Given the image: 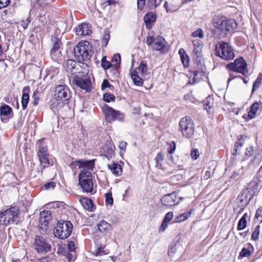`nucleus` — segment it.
Returning a JSON list of instances; mask_svg holds the SVG:
<instances>
[{"label":"nucleus","instance_id":"nucleus-1","mask_svg":"<svg viewBox=\"0 0 262 262\" xmlns=\"http://www.w3.org/2000/svg\"><path fill=\"white\" fill-rule=\"evenodd\" d=\"M92 47L88 41L80 42L74 48V55L79 62L89 60L93 55Z\"/></svg>","mask_w":262,"mask_h":262},{"label":"nucleus","instance_id":"nucleus-2","mask_svg":"<svg viewBox=\"0 0 262 262\" xmlns=\"http://www.w3.org/2000/svg\"><path fill=\"white\" fill-rule=\"evenodd\" d=\"M215 55L226 60H232L235 57V53L229 43L223 41L219 42L215 46Z\"/></svg>","mask_w":262,"mask_h":262},{"label":"nucleus","instance_id":"nucleus-3","mask_svg":"<svg viewBox=\"0 0 262 262\" xmlns=\"http://www.w3.org/2000/svg\"><path fill=\"white\" fill-rule=\"evenodd\" d=\"M64 69L72 74L78 73L79 76H85L88 72V66L84 63H77L75 60L68 59L63 64Z\"/></svg>","mask_w":262,"mask_h":262},{"label":"nucleus","instance_id":"nucleus-4","mask_svg":"<svg viewBox=\"0 0 262 262\" xmlns=\"http://www.w3.org/2000/svg\"><path fill=\"white\" fill-rule=\"evenodd\" d=\"M146 43L148 46L152 45L154 50L159 51L162 54L167 53L169 50V47L165 39L161 36L156 37L148 36Z\"/></svg>","mask_w":262,"mask_h":262},{"label":"nucleus","instance_id":"nucleus-5","mask_svg":"<svg viewBox=\"0 0 262 262\" xmlns=\"http://www.w3.org/2000/svg\"><path fill=\"white\" fill-rule=\"evenodd\" d=\"M73 225L70 221L59 222L53 230L56 237L59 239H66L71 234Z\"/></svg>","mask_w":262,"mask_h":262},{"label":"nucleus","instance_id":"nucleus-6","mask_svg":"<svg viewBox=\"0 0 262 262\" xmlns=\"http://www.w3.org/2000/svg\"><path fill=\"white\" fill-rule=\"evenodd\" d=\"M79 184L84 192L92 193L93 191V182L91 172L83 169L79 175Z\"/></svg>","mask_w":262,"mask_h":262},{"label":"nucleus","instance_id":"nucleus-7","mask_svg":"<svg viewBox=\"0 0 262 262\" xmlns=\"http://www.w3.org/2000/svg\"><path fill=\"white\" fill-rule=\"evenodd\" d=\"M54 96L57 103L62 105L70 99L71 91L67 85H58L55 89Z\"/></svg>","mask_w":262,"mask_h":262},{"label":"nucleus","instance_id":"nucleus-8","mask_svg":"<svg viewBox=\"0 0 262 262\" xmlns=\"http://www.w3.org/2000/svg\"><path fill=\"white\" fill-rule=\"evenodd\" d=\"M226 68L230 72L240 73L244 76H248L249 74L247 63L242 57L235 59L234 62L228 63Z\"/></svg>","mask_w":262,"mask_h":262},{"label":"nucleus","instance_id":"nucleus-9","mask_svg":"<svg viewBox=\"0 0 262 262\" xmlns=\"http://www.w3.org/2000/svg\"><path fill=\"white\" fill-rule=\"evenodd\" d=\"M179 125L183 136L190 138L194 134V128L192 120L189 117H185L180 120Z\"/></svg>","mask_w":262,"mask_h":262},{"label":"nucleus","instance_id":"nucleus-10","mask_svg":"<svg viewBox=\"0 0 262 262\" xmlns=\"http://www.w3.org/2000/svg\"><path fill=\"white\" fill-rule=\"evenodd\" d=\"M19 212L18 208L11 207L1 213L0 224L7 225L13 223L14 220L17 218Z\"/></svg>","mask_w":262,"mask_h":262},{"label":"nucleus","instance_id":"nucleus-11","mask_svg":"<svg viewBox=\"0 0 262 262\" xmlns=\"http://www.w3.org/2000/svg\"><path fill=\"white\" fill-rule=\"evenodd\" d=\"M104 114L105 119L108 122H111L118 120L122 121L124 118V115L119 111L115 110L107 105H105L103 107Z\"/></svg>","mask_w":262,"mask_h":262},{"label":"nucleus","instance_id":"nucleus-12","mask_svg":"<svg viewBox=\"0 0 262 262\" xmlns=\"http://www.w3.org/2000/svg\"><path fill=\"white\" fill-rule=\"evenodd\" d=\"M37 156L39 158L40 165L43 168H45L50 165H53V163L49 159L50 155L48 152V148L46 145L39 147L37 151Z\"/></svg>","mask_w":262,"mask_h":262},{"label":"nucleus","instance_id":"nucleus-13","mask_svg":"<svg viewBox=\"0 0 262 262\" xmlns=\"http://www.w3.org/2000/svg\"><path fill=\"white\" fill-rule=\"evenodd\" d=\"M34 249L38 253H47L51 249V246L45 238L40 236H36L34 242Z\"/></svg>","mask_w":262,"mask_h":262},{"label":"nucleus","instance_id":"nucleus-14","mask_svg":"<svg viewBox=\"0 0 262 262\" xmlns=\"http://www.w3.org/2000/svg\"><path fill=\"white\" fill-rule=\"evenodd\" d=\"M214 26L222 31H231L236 28V23L234 20L221 18L214 22Z\"/></svg>","mask_w":262,"mask_h":262},{"label":"nucleus","instance_id":"nucleus-15","mask_svg":"<svg viewBox=\"0 0 262 262\" xmlns=\"http://www.w3.org/2000/svg\"><path fill=\"white\" fill-rule=\"evenodd\" d=\"M183 199V198H180L178 199L176 194L174 192H172L164 195L162 198L161 202L164 206L170 207L178 205L180 201Z\"/></svg>","mask_w":262,"mask_h":262},{"label":"nucleus","instance_id":"nucleus-16","mask_svg":"<svg viewBox=\"0 0 262 262\" xmlns=\"http://www.w3.org/2000/svg\"><path fill=\"white\" fill-rule=\"evenodd\" d=\"M73 82L78 87L89 92L91 91V81L89 77H81L78 75L74 77Z\"/></svg>","mask_w":262,"mask_h":262},{"label":"nucleus","instance_id":"nucleus-17","mask_svg":"<svg viewBox=\"0 0 262 262\" xmlns=\"http://www.w3.org/2000/svg\"><path fill=\"white\" fill-rule=\"evenodd\" d=\"M52 218L51 212L49 210L42 211L40 213L39 224L40 229L46 230L47 227Z\"/></svg>","mask_w":262,"mask_h":262},{"label":"nucleus","instance_id":"nucleus-18","mask_svg":"<svg viewBox=\"0 0 262 262\" xmlns=\"http://www.w3.org/2000/svg\"><path fill=\"white\" fill-rule=\"evenodd\" d=\"M77 35H89L91 33V25L90 24L83 23L79 25L75 29Z\"/></svg>","mask_w":262,"mask_h":262},{"label":"nucleus","instance_id":"nucleus-19","mask_svg":"<svg viewBox=\"0 0 262 262\" xmlns=\"http://www.w3.org/2000/svg\"><path fill=\"white\" fill-rule=\"evenodd\" d=\"M51 40L53 42V46L51 50V55L56 56L57 54H58V55H60L61 51H60V48L61 46V41L55 36H52Z\"/></svg>","mask_w":262,"mask_h":262},{"label":"nucleus","instance_id":"nucleus-20","mask_svg":"<svg viewBox=\"0 0 262 262\" xmlns=\"http://www.w3.org/2000/svg\"><path fill=\"white\" fill-rule=\"evenodd\" d=\"M77 163L79 165V168H84V169L93 170L95 165V160H77Z\"/></svg>","mask_w":262,"mask_h":262},{"label":"nucleus","instance_id":"nucleus-21","mask_svg":"<svg viewBox=\"0 0 262 262\" xmlns=\"http://www.w3.org/2000/svg\"><path fill=\"white\" fill-rule=\"evenodd\" d=\"M30 91V88L28 86L24 88L23 90V95L21 97V104L24 110H25L27 107L29 100V92Z\"/></svg>","mask_w":262,"mask_h":262},{"label":"nucleus","instance_id":"nucleus-22","mask_svg":"<svg viewBox=\"0 0 262 262\" xmlns=\"http://www.w3.org/2000/svg\"><path fill=\"white\" fill-rule=\"evenodd\" d=\"M260 106H262V103L261 102H256L252 104L248 114V116L250 119H251L255 118L256 114Z\"/></svg>","mask_w":262,"mask_h":262},{"label":"nucleus","instance_id":"nucleus-23","mask_svg":"<svg viewBox=\"0 0 262 262\" xmlns=\"http://www.w3.org/2000/svg\"><path fill=\"white\" fill-rule=\"evenodd\" d=\"M202 47V43H199L198 46L194 48L192 55L193 58H195V60L197 62H200L201 61Z\"/></svg>","mask_w":262,"mask_h":262},{"label":"nucleus","instance_id":"nucleus-24","mask_svg":"<svg viewBox=\"0 0 262 262\" xmlns=\"http://www.w3.org/2000/svg\"><path fill=\"white\" fill-rule=\"evenodd\" d=\"M156 19V15L152 12H150L147 13L144 18L146 27L150 29L152 26V24L155 21Z\"/></svg>","mask_w":262,"mask_h":262},{"label":"nucleus","instance_id":"nucleus-25","mask_svg":"<svg viewBox=\"0 0 262 262\" xmlns=\"http://www.w3.org/2000/svg\"><path fill=\"white\" fill-rule=\"evenodd\" d=\"M247 138L245 136H240V138L238 139L234 145L235 148L232 152L233 155H236L239 154V151L244 144V141Z\"/></svg>","mask_w":262,"mask_h":262},{"label":"nucleus","instance_id":"nucleus-26","mask_svg":"<svg viewBox=\"0 0 262 262\" xmlns=\"http://www.w3.org/2000/svg\"><path fill=\"white\" fill-rule=\"evenodd\" d=\"M80 201L86 210L90 211H93L94 210L95 207L92 200L86 198H82L80 199Z\"/></svg>","mask_w":262,"mask_h":262},{"label":"nucleus","instance_id":"nucleus-27","mask_svg":"<svg viewBox=\"0 0 262 262\" xmlns=\"http://www.w3.org/2000/svg\"><path fill=\"white\" fill-rule=\"evenodd\" d=\"M108 168L112 173L116 176H119L122 173V168L120 165L117 163H113L108 165Z\"/></svg>","mask_w":262,"mask_h":262},{"label":"nucleus","instance_id":"nucleus-28","mask_svg":"<svg viewBox=\"0 0 262 262\" xmlns=\"http://www.w3.org/2000/svg\"><path fill=\"white\" fill-rule=\"evenodd\" d=\"M130 76L136 85L138 86L142 85L143 80L138 75V72L136 70L130 71Z\"/></svg>","mask_w":262,"mask_h":262},{"label":"nucleus","instance_id":"nucleus-29","mask_svg":"<svg viewBox=\"0 0 262 262\" xmlns=\"http://www.w3.org/2000/svg\"><path fill=\"white\" fill-rule=\"evenodd\" d=\"M182 62L185 68L188 67L189 65V58L186 54L184 49L181 48L179 51Z\"/></svg>","mask_w":262,"mask_h":262},{"label":"nucleus","instance_id":"nucleus-30","mask_svg":"<svg viewBox=\"0 0 262 262\" xmlns=\"http://www.w3.org/2000/svg\"><path fill=\"white\" fill-rule=\"evenodd\" d=\"M98 228L101 232H107L111 230V226L106 221L103 220L98 223Z\"/></svg>","mask_w":262,"mask_h":262},{"label":"nucleus","instance_id":"nucleus-31","mask_svg":"<svg viewBox=\"0 0 262 262\" xmlns=\"http://www.w3.org/2000/svg\"><path fill=\"white\" fill-rule=\"evenodd\" d=\"M247 213L244 214L238 223L237 230H242L245 228L247 226Z\"/></svg>","mask_w":262,"mask_h":262},{"label":"nucleus","instance_id":"nucleus-32","mask_svg":"<svg viewBox=\"0 0 262 262\" xmlns=\"http://www.w3.org/2000/svg\"><path fill=\"white\" fill-rule=\"evenodd\" d=\"M251 245L249 244L247 248H243L239 253V256L242 257H249L252 254L251 249H252Z\"/></svg>","mask_w":262,"mask_h":262},{"label":"nucleus","instance_id":"nucleus-33","mask_svg":"<svg viewBox=\"0 0 262 262\" xmlns=\"http://www.w3.org/2000/svg\"><path fill=\"white\" fill-rule=\"evenodd\" d=\"M192 211H190L187 212H184L179 216H177L175 218V222L176 223H179L181 222H183L187 220L188 217H190Z\"/></svg>","mask_w":262,"mask_h":262},{"label":"nucleus","instance_id":"nucleus-34","mask_svg":"<svg viewBox=\"0 0 262 262\" xmlns=\"http://www.w3.org/2000/svg\"><path fill=\"white\" fill-rule=\"evenodd\" d=\"M164 159V156L161 152L157 154L155 158L156 161V167L159 169L162 168V162Z\"/></svg>","mask_w":262,"mask_h":262},{"label":"nucleus","instance_id":"nucleus-35","mask_svg":"<svg viewBox=\"0 0 262 262\" xmlns=\"http://www.w3.org/2000/svg\"><path fill=\"white\" fill-rule=\"evenodd\" d=\"M12 111V108L9 105L4 104L0 108V115L1 116H8Z\"/></svg>","mask_w":262,"mask_h":262},{"label":"nucleus","instance_id":"nucleus-36","mask_svg":"<svg viewBox=\"0 0 262 262\" xmlns=\"http://www.w3.org/2000/svg\"><path fill=\"white\" fill-rule=\"evenodd\" d=\"M163 0H147V5L150 9H154L160 5Z\"/></svg>","mask_w":262,"mask_h":262},{"label":"nucleus","instance_id":"nucleus-37","mask_svg":"<svg viewBox=\"0 0 262 262\" xmlns=\"http://www.w3.org/2000/svg\"><path fill=\"white\" fill-rule=\"evenodd\" d=\"M214 100L212 97L208 96L206 100L204 101V106L205 109L211 108L213 104Z\"/></svg>","mask_w":262,"mask_h":262},{"label":"nucleus","instance_id":"nucleus-38","mask_svg":"<svg viewBox=\"0 0 262 262\" xmlns=\"http://www.w3.org/2000/svg\"><path fill=\"white\" fill-rule=\"evenodd\" d=\"M260 226L258 225L256 226L254 228V230L253 232L251 235L252 239H253L254 241H257L258 239V236L260 232Z\"/></svg>","mask_w":262,"mask_h":262},{"label":"nucleus","instance_id":"nucleus-39","mask_svg":"<svg viewBox=\"0 0 262 262\" xmlns=\"http://www.w3.org/2000/svg\"><path fill=\"white\" fill-rule=\"evenodd\" d=\"M192 35L194 37H199L200 38H204V32L201 29H198L196 31L192 33Z\"/></svg>","mask_w":262,"mask_h":262},{"label":"nucleus","instance_id":"nucleus-40","mask_svg":"<svg viewBox=\"0 0 262 262\" xmlns=\"http://www.w3.org/2000/svg\"><path fill=\"white\" fill-rule=\"evenodd\" d=\"M139 71H141L143 74L145 73L147 70V64L145 61L142 60L141 62L140 66L138 68Z\"/></svg>","mask_w":262,"mask_h":262},{"label":"nucleus","instance_id":"nucleus-41","mask_svg":"<svg viewBox=\"0 0 262 262\" xmlns=\"http://www.w3.org/2000/svg\"><path fill=\"white\" fill-rule=\"evenodd\" d=\"M103 99L107 102L113 101L115 100V96L113 94L105 93L103 95Z\"/></svg>","mask_w":262,"mask_h":262},{"label":"nucleus","instance_id":"nucleus-42","mask_svg":"<svg viewBox=\"0 0 262 262\" xmlns=\"http://www.w3.org/2000/svg\"><path fill=\"white\" fill-rule=\"evenodd\" d=\"M110 34L107 30H105L103 33V35L102 37V42L105 44L106 46L107 44L108 41L110 39Z\"/></svg>","mask_w":262,"mask_h":262},{"label":"nucleus","instance_id":"nucleus-43","mask_svg":"<svg viewBox=\"0 0 262 262\" xmlns=\"http://www.w3.org/2000/svg\"><path fill=\"white\" fill-rule=\"evenodd\" d=\"M261 82V75H260V76H259L257 78L256 80H255V81L253 83V88H252V92L255 91L256 90H257L259 87Z\"/></svg>","mask_w":262,"mask_h":262},{"label":"nucleus","instance_id":"nucleus-44","mask_svg":"<svg viewBox=\"0 0 262 262\" xmlns=\"http://www.w3.org/2000/svg\"><path fill=\"white\" fill-rule=\"evenodd\" d=\"M111 66V63L107 61L105 57L102 58L101 60V66L104 69H107L110 68Z\"/></svg>","mask_w":262,"mask_h":262},{"label":"nucleus","instance_id":"nucleus-45","mask_svg":"<svg viewBox=\"0 0 262 262\" xmlns=\"http://www.w3.org/2000/svg\"><path fill=\"white\" fill-rule=\"evenodd\" d=\"M169 147L168 148V152L170 154H172L174 152L176 148V144L174 141H171L169 143Z\"/></svg>","mask_w":262,"mask_h":262},{"label":"nucleus","instance_id":"nucleus-46","mask_svg":"<svg viewBox=\"0 0 262 262\" xmlns=\"http://www.w3.org/2000/svg\"><path fill=\"white\" fill-rule=\"evenodd\" d=\"M191 157L192 159L195 160L200 156V152L198 149H193L191 151Z\"/></svg>","mask_w":262,"mask_h":262},{"label":"nucleus","instance_id":"nucleus-47","mask_svg":"<svg viewBox=\"0 0 262 262\" xmlns=\"http://www.w3.org/2000/svg\"><path fill=\"white\" fill-rule=\"evenodd\" d=\"M236 78H240L241 79H242L244 81V83H247V81L246 80L245 78L242 77L240 76L234 75L231 72H230L229 73V78L228 79V82L229 83L231 80H232L233 79H235Z\"/></svg>","mask_w":262,"mask_h":262},{"label":"nucleus","instance_id":"nucleus-48","mask_svg":"<svg viewBox=\"0 0 262 262\" xmlns=\"http://www.w3.org/2000/svg\"><path fill=\"white\" fill-rule=\"evenodd\" d=\"M106 88H109L112 90L114 88V86L110 83L108 80L104 79L102 83L101 89L102 90H104Z\"/></svg>","mask_w":262,"mask_h":262},{"label":"nucleus","instance_id":"nucleus-49","mask_svg":"<svg viewBox=\"0 0 262 262\" xmlns=\"http://www.w3.org/2000/svg\"><path fill=\"white\" fill-rule=\"evenodd\" d=\"M105 195L106 203L112 205L113 204V199L112 198V193H106Z\"/></svg>","mask_w":262,"mask_h":262},{"label":"nucleus","instance_id":"nucleus-50","mask_svg":"<svg viewBox=\"0 0 262 262\" xmlns=\"http://www.w3.org/2000/svg\"><path fill=\"white\" fill-rule=\"evenodd\" d=\"M173 216V214L172 212H171V211L168 212L165 215L163 221H165L167 223H169L172 219Z\"/></svg>","mask_w":262,"mask_h":262},{"label":"nucleus","instance_id":"nucleus-51","mask_svg":"<svg viewBox=\"0 0 262 262\" xmlns=\"http://www.w3.org/2000/svg\"><path fill=\"white\" fill-rule=\"evenodd\" d=\"M31 23V18L30 17H28L26 20H23L21 21V26L23 27L24 29L27 28L29 24Z\"/></svg>","mask_w":262,"mask_h":262},{"label":"nucleus","instance_id":"nucleus-52","mask_svg":"<svg viewBox=\"0 0 262 262\" xmlns=\"http://www.w3.org/2000/svg\"><path fill=\"white\" fill-rule=\"evenodd\" d=\"M10 3V0H0V9L7 7Z\"/></svg>","mask_w":262,"mask_h":262},{"label":"nucleus","instance_id":"nucleus-53","mask_svg":"<svg viewBox=\"0 0 262 262\" xmlns=\"http://www.w3.org/2000/svg\"><path fill=\"white\" fill-rule=\"evenodd\" d=\"M55 0H38V4L41 7H45L47 4L54 2Z\"/></svg>","mask_w":262,"mask_h":262},{"label":"nucleus","instance_id":"nucleus-54","mask_svg":"<svg viewBox=\"0 0 262 262\" xmlns=\"http://www.w3.org/2000/svg\"><path fill=\"white\" fill-rule=\"evenodd\" d=\"M75 243L73 241H70L68 244V248L70 252H75Z\"/></svg>","mask_w":262,"mask_h":262},{"label":"nucleus","instance_id":"nucleus-55","mask_svg":"<svg viewBox=\"0 0 262 262\" xmlns=\"http://www.w3.org/2000/svg\"><path fill=\"white\" fill-rule=\"evenodd\" d=\"M37 20L39 22H40L43 25H45L47 23V19L45 14H40L38 17Z\"/></svg>","mask_w":262,"mask_h":262},{"label":"nucleus","instance_id":"nucleus-56","mask_svg":"<svg viewBox=\"0 0 262 262\" xmlns=\"http://www.w3.org/2000/svg\"><path fill=\"white\" fill-rule=\"evenodd\" d=\"M75 255V252H71L69 251L67 255H66V257L68 259L69 261H72L73 259H74Z\"/></svg>","mask_w":262,"mask_h":262},{"label":"nucleus","instance_id":"nucleus-57","mask_svg":"<svg viewBox=\"0 0 262 262\" xmlns=\"http://www.w3.org/2000/svg\"><path fill=\"white\" fill-rule=\"evenodd\" d=\"M145 4V0H137V7L138 9L142 10Z\"/></svg>","mask_w":262,"mask_h":262},{"label":"nucleus","instance_id":"nucleus-58","mask_svg":"<svg viewBox=\"0 0 262 262\" xmlns=\"http://www.w3.org/2000/svg\"><path fill=\"white\" fill-rule=\"evenodd\" d=\"M55 183L54 182H51L49 183H48L47 184H45L44 185V187L46 189H49V188H54L55 187Z\"/></svg>","mask_w":262,"mask_h":262},{"label":"nucleus","instance_id":"nucleus-59","mask_svg":"<svg viewBox=\"0 0 262 262\" xmlns=\"http://www.w3.org/2000/svg\"><path fill=\"white\" fill-rule=\"evenodd\" d=\"M168 223H167V222L163 221V222L161 224V225L160 227L159 231H164L168 226Z\"/></svg>","mask_w":262,"mask_h":262},{"label":"nucleus","instance_id":"nucleus-60","mask_svg":"<svg viewBox=\"0 0 262 262\" xmlns=\"http://www.w3.org/2000/svg\"><path fill=\"white\" fill-rule=\"evenodd\" d=\"M113 60H115L117 63H120L121 62V56L120 54H115L114 56Z\"/></svg>","mask_w":262,"mask_h":262},{"label":"nucleus","instance_id":"nucleus-61","mask_svg":"<svg viewBox=\"0 0 262 262\" xmlns=\"http://www.w3.org/2000/svg\"><path fill=\"white\" fill-rule=\"evenodd\" d=\"M77 160L75 161H73L69 164V166L72 169H74L76 168L77 166L79 167V165L77 163Z\"/></svg>","mask_w":262,"mask_h":262},{"label":"nucleus","instance_id":"nucleus-62","mask_svg":"<svg viewBox=\"0 0 262 262\" xmlns=\"http://www.w3.org/2000/svg\"><path fill=\"white\" fill-rule=\"evenodd\" d=\"M126 145H127L126 142H125L124 141H121L119 143V147L121 150H123L125 148Z\"/></svg>","mask_w":262,"mask_h":262},{"label":"nucleus","instance_id":"nucleus-63","mask_svg":"<svg viewBox=\"0 0 262 262\" xmlns=\"http://www.w3.org/2000/svg\"><path fill=\"white\" fill-rule=\"evenodd\" d=\"M253 151V148L252 146H250L249 147H247L246 148L245 154L247 156H250L251 155V153Z\"/></svg>","mask_w":262,"mask_h":262},{"label":"nucleus","instance_id":"nucleus-64","mask_svg":"<svg viewBox=\"0 0 262 262\" xmlns=\"http://www.w3.org/2000/svg\"><path fill=\"white\" fill-rule=\"evenodd\" d=\"M39 262H52L48 257H44L39 260Z\"/></svg>","mask_w":262,"mask_h":262}]
</instances>
